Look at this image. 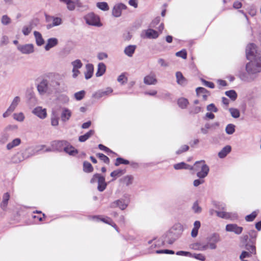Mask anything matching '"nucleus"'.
<instances>
[{
  "instance_id": "obj_36",
  "label": "nucleus",
  "mask_w": 261,
  "mask_h": 261,
  "mask_svg": "<svg viewBox=\"0 0 261 261\" xmlns=\"http://www.w3.org/2000/svg\"><path fill=\"white\" fill-rule=\"evenodd\" d=\"M215 213L217 214L218 217L224 218V219H229L231 218V214L229 213H227L225 212H219L216 211Z\"/></svg>"
},
{
  "instance_id": "obj_12",
  "label": "nucleus",
  "mask_w": 261,
  "mask_h": 261,
  "mask_svg": "<svg viewBox=\"0 0 261 261\" xmlns=\"http://www.w3.org/2000/svg\"><path fill=\"white\" fill-rule=\"evenodd\" d=\"M33 113L38 117L44 119L46 117L45 109H42L41 107H37L33 110Z\"/></svg>"
},
{
  "instance_id": "obj_24",
  "label": "nucleus",
  "mask_w": 261,
  "mask_h": 261,
  "mask_svg": "<svg viewBox=\"0 0 261 261\" xmlns=\"http://www.w3.org/2000/svg\"><path fill=\"white\" fill-rule=\"evenodd\" d=\"M136 46L135 45H129L126 46L124 49V53L128 57H132L134 54Z\"/></svg>"
},
{
  "instance_id": "obj_38",
  "label": "nucleus",
  "mask_w": 261,
  "mask_h": 261,
  "mask_svg": "<svg viewBox=\"0 0 261 261\" xmlns=\"http://www.w3.org/2000/svg\"><path fill=\"white\" fill-rule=\"evenodd\" d=\"M174 168L176 170H179L181 169H189L190 165H188L184 162L176 164L174 165Z\"/></svg>"
},
{
  "instance_id": "obj_49",
  "label": "nucleus",
  "mask_w": 261,
  "mask_h": 261,
  "mask_svg": "<svg viewBox=\"0 0 261 261\" xmlns=\"http://www.w3.org/2000/svg\"><path fill=\"white\" fill-rule=\"evenodd\" d=\"M226 132L227 134L231 135L234 132V125L232 124H228L225 128Z\"/></svg>"
},
{
  "instance_id": "obj_47",
  "label": "nucleus",
  "mask_w": 261,
  "mask_h": 261,
  "mask_svg": "<svg viewBox=\"0 0 261 261\" xmlns=\"http://www.w3.org/2000/svg\"><path fill=\"white\" fill-rule=\"evenodd\" d=\"M252 254H253V253H250V252L248 251H243L240 254L239 258L240 259L243 260L245 258L250 257Z\"/></svg>"
},
{
  "instance_id": "obj_53",
  "label": "nucleus",
  "mask_w": 261,
  "mask_h": 261,
  "mask_svg": "<svg viewBox=\"0 0 261 261\" xmlns=\"http://www.w3.org/2000/svg\"><path fill=\"white\" fill-rule=\"evenodd\" d=\"M250 239H249V240H254L256 242V238L257 237V232L254 230H250L248 233Z\"/></svg>"
},
{
  "instance_id": "obj_8",
  "label": "nucleus",
  "mask_w": 261,
  "mask_h": 261,
  "mask_svg": "<svg viewBox=\"0 0 261 261\" xmlns=\"http://www.w3.org/2000/svg\"><path fill=\"white\" fill-rule=\"evenodd\" d=\"M17 49L23 54H30L34 52V45L32 44L19 45Z\"/></svg>"
},
{
  "instance_id": "obj_51",
  "label": "nucleus",
  "mask_w": 261,
  "mask_h": 261,
  "mask_svg": "<svg viewBox=\"0 0 261 261\" xmlns=\"http://www.w3.org/2000/svg\"><path fill=\"white\" fill-rule=\"evenodd\" d=\"M257 214L255 212H253L251 214L245 217V220L248 222H251L256 218Z\"/></svg>"
},
{
  "instance_id": "obj_37",
  "label": "nucleus",
  "mask_w": 261,
  "mask_h": 261,
  "mask_svg": "<svg viewBox=\"0 0 261 261\" xmlns=\"http://www.w3.org/2000/svg\"><path fill=\"white\" fill-rule=\"evenodd\" d=\"M225 94L233 101L235 100L237 98V94L233 90L227 91L225 92Z\"/></svg>"
},
{
  "instance_id": "obj_64",
  "label": "nucleus",
  "mask_w": 261,
  "mask_h": 261,
  "mask_svg": "<svg viewBox=\"0 0 261 261\" xmlns=\"http://www.w3.org/2000/svg\"><path fill=\"white\" fill-rule=\"evenodd\" d=\"M207 110L208 111H212L214 112H217L218 111L217 108L213 103L210 104L207 106Z\"/></svg>"
},
{
  "instance_id": "obj_17",
  "label": "nucleus",
  "mask_w": 261,
  "mask_h": 261,
  "mask_svg": "<svg viewBox=\"0 0 261 261\" xmlns=\"http://www.w3.org/2000/svg\"><path fill=\"white\" fill-rule=\"evenodd\" d=\"M58 44V40L56 38H51L47 40V42L44 48L46 50H49L51 48L56 46Z\"/></svg>"
},
{
  "instance_id": "obj_52",
  "label": "nucleus",
  "mask_w": 261,
  "mask_h": 261,
  "mask_svg": "<svg viewBox=\"0 0 261 261\" xmlns=\"http://www.w3.org/2000/svg\"><path fill=\"white\" fill-rule=\"evenodd\" d=\"M71 64L73 67V68L79 69V68H81L83 66L82 63L79 59H77V60L73 61L71 63Z\"/></svg>"
},
{
  "instance_id": "obj_62",
  "label": "nucleus",
  "mask_w": 261,
  "mask_h": 261,
  "mask_svg": "<svg viewBox=\"0 0 261 261\" xmlns=\"http://www.w3.org/2000/svg\"><path fill=\"white\" fill-rule=\"evenodd\" d=\"M98 148L100 150H103V151H106V152L114 153L113 151H112L110 149H109V148L104 146L102 144H99Z\"/></svg>"
},
{
  "instance_id": "obj_56",
  "label": "nucleus",
  "mask_w": 261,
  "mask_h": 261,
  "mask_svg": "<svg viewBox=\"0 0 261 261\" xmlns=\"http://www.w3.org/2000/svg\"><path fill=\"white\" fill-rule=\"evenodd\" d=\"M117 81L118 82L121 83V84H124L126 83L127 79L125 77L124 74L122 73L118 76Z\"/></svg>"
},
{
  "instance_id": "obj_19",
  "label": "nucleus",
  "mask_w": 261,
  "mask_h": 261,
  "mask_svg": "<svg viewBox=\"0 0 261 261\" xmlns=\"http://www.w3.org/2000/svg\"><path fill=\"white\" fill-rule=\"evenodd\" d=\"M145 36L147 38L155 39L158 37L159 34L157 31L149 29L145 31Z\"/></svg>"
},
{
  "instance_id": "obj_35",
  "label": "nucleus",
  "mask_w": 261,
  "mask_h": 261,
  "mask_svg": "<svg viewBox=\"0 0 261 261\" xmlns=\"http://www.w3.org/2000/svg\"><path fill=\"white\" fill-rule=\"evenodd\" d=\"M83 170L85 172L90 173L93 171V168L89 162L85 161L83 163Z\"/></svg>"
},
{
  "instance_id": "obj_41",
  "label": "nucleus",
  "mask_w": 261,
  "mask_h": 261,
  "mask_svg": "<svg viewBox=\"0 0 261 261\" xmlns=\"http://www.w3.org/2000/svg\"><path fill=\"white\" fill-rule=\"evenodd\" d=\"M125 172L124 170H116L112 172L110 174L111 177H119L123 175Z\"/></svg>"
},
{
  "instance_id": "obj_9",
  "label": "nucleus",
  "mask_w": 261,
  "mask_h": 261,
  "mask_svg": "<svg viewBox=\"0 0 261 261\" xmlns=\"http://www.w3.org/2000/svg\"><path fill=\"white\" fill-rule=\"evenodd\" d=\"M126 6L122 4H118L114 6L112 9V15L115 17H118L121 16L122 10L126 9Z\"/></svg>"
},
{
  "instance_id": "obj_44",
  "label": "nucleus",
  "mask_w": 261,
  "mask_h": 261,
  "mask_svg": "<svg viewBox=\"0 0 261 261\" xmlns=\"http://www.w3.org/2000/svg\"><path fill=\"white\" fill-rule=\"evenodd\" d=\"M133 177L130 175H127L121 179V181L126 186H129L132 184Z\"/></svg>"
},
{
  "instance_id": "obj_61",
  "label": "nucleus",
  "mask_w": 261,
  "mask_h": 261,
  "mask_svg": "<svg viewBox=\"0 0 261 261\" xmlns=\"http://www.w3.org/2000/svg\"><path fill=\"white\" fill-rule=\"evenodd\" d=\"M17 129V125H9L7 127H6L4 130V131L8 133L9 131L11 130H15Z\"/></svg>"
},
{
  "instance_id": "obj_16",
  "label": "nucleus",
  "mask_w": 261,
  "mask_h": 261,
  "mask_svg": "<svg viewBox=\"0 0 261 261\" xmlns=\"http://www.w3.org/2000/svg\"><path fill=\"white\" fill-rule=\"evenodd\" d=\"M196 94L198 96L202 94V98L204 100L207 99V96L210 95V92L204 88L198 87L196 89Z\"/></svg>"
},
{
  "instance_id": "obj_42",
  "label": "nucleus",
  "mask_w": 261,
  "mask_h": 261,
  "mask_svg": "<svg viewBox=\"0 0 261 261\" xmlns=\"http://www.w3.org/2000/svg\"><path fill=\"white\" fill-rule=\"evenodd\" d=\"M19 101L20 98L18 96H16L14 98L11 106L9 107L10 108V110H13L14 111Z\"/></svg>"
},
{
  "instance_id": "obj_10",
  "label": "nucleus",
  "mask_w": 261,
  "mask_h": 261,
  "mask_svg": "<svg viewBox=\"0 0 261 261\" xmlns=\"http://www.w3.org/2000/svg\"><path fill=\"white\" fill-rule=\"evenodd\" d=\"M226 230L229 232H233L237 234H240L243 231V227L238 226L236 224H229L226 226Z\"/></svg>"
},
{
  "instance_id": "obj_32",
  "label": "nucleus",
  "mask_w": 261,
  "mask_h": 261,
  "mask_svg": "<svg viewBox=\"0 0 261 261\" xmlns=\"http://www.w3.org/2000/svg\"><path fill=\"white\" fill-rule=\"evenodd\" d=\"M10 198V195L8 193H6L3 195V200L1 203V207L5 210L7 206L8 200Z\"/></svg>"
},
{
  "instance_id": "obj_15",
  "label": "nucleus",
  "mask_w": 261,
  "mask_h": 261,
  "mask_svg": "<svg viewBox=\"0 0 261 261\" xmlns=\"http://www.w3.org/2000/svg\"><path fill=\"white\" fill-rule=\"evenodd\" d=\"M111 207L114 208L119 207L121 210H123L126 208L127 204L122 199H119L112 202L110 205Z\"/></svg>"
},
{
  "instance_id": "obj_39",
  "label": "nucleus",
  "mask_w": 261,
  "mask_h": 261,
  "mask_svg": "<svg viewBox=\"0 0 261 261\" xmlns=\"http://www.w3.org/2000/svg\"><path fill=\"white\" fill-rule=\"evenodd\" d=\"M177 103L179 107L182 109H185L187 106L189 102L187 99L185 98H180L178 100Z\"/></svg>"
},
{
  "instance_id": "obj_13",
  "label": "nucleus",
  "mask_w": 261,
  "mask_h": 261,
  "mask_svg": "<svg viewBox=\"0 0 261 261\" xmlns=\"http://www.w3.org/2000/svg\"><path fill=\"white\" fill-rule=\"evenodd\" d=\"M209 167L206 165H203L201 167V169L197 171V176L200 178L205 177L209 172Z\"/></svg>"
},
{
  "instance_id": "obj_31",
  "label": "nucleus",
  "mask_w": 261,
  "mask_h": 261,
  "mask_svg": "<svg viewBox=\"0 0 261 261\" xmlns=\"http://www.w3.org/2000/svg\"><path fill=\"white\" fill-rule=\"evenodd\" d=\"M62 23V19L59 17H55L53 19V23L48 24L46 25V28L47 29H50L53 27L59 25Z\"/></svg>"
},
{
  "instance_id": "obj_3",
  "label": "nucleus",
  "mask_w": 261,
  "mask_h": 261,
  "mask_svg": "<svg viewBox=\"0 0 261 261\" xmlns=\"http://www.w3.org/2000/svg\"><path fill=\"white\" fill-rule=\"evenodd\" d=\"M96 181H97L98 182V190L99 192L103 191L106 189L107 186V184L105 181V177L98 173L94 174L92 178L90 180V182L91 184H93Z\"/></svg>"
},
{
  "instance_id": "obj_48",
  "label": "nucleus",
  "mask_w": 261,
  "mask_h": 261,
  "mask_svg": "<svg viewBox=\"0 0 261 261\" xmlns=\"http://www.w3.org/2000/svg\"><path fill=\"white\" fill-rule=\"evenodd\" d=\"M97 156L98 157L101 161L106 164H109L110 159L109 158L103 154V153H98L96 154Z\"/></svg>"
},
{
  "instance_id": "obj_26",
  "label": "nucleus",
  "mask_w": 261,
  "mask_h": 261,
  "mask_svg": "<svg viewBox=\"0 0 261 261\" xmlns=\"http://www.w3.org/2000/svg\"><path fill=\"white\" fill-rule=\"evenodd\" d=\"M192 245L194 249L198 250L203 251L208 249V244H203L200 242L194 243Z\"/></svg>"
},
{
  "instance_id": "obj_57",
  "label": "nucleus",
  "mask_w": 261,
  "mask_h": 261,
  "mask_svg": "<svg viewBox=\"0 0 261 261\" xmlns=\"http://www.w3.org/2000/svg\"><path fill=\"white\" fill-rule=\"evenodd\" d=\"M66 4L67 5V9L70 11H72L75 9L74 3L71 1L69 0Z\"/></svg>"
},
{
  "instance_id": "obj_40",
  "label": "nucleus",
  "mask_w": 261,
  "mask_h": 261,
  "mask_svg": "<svg viewBox=\"0 0 261 261\" xmlns=\"http://www.w3.org/2000/svg\"><path fill=\"white\" fill-rule=\"evenodd\" d=\"M96 6L102 11H108L109 10V7L106 2H98L96 4Z\"/></svg>"
},
{
  "instance_id": "obj_4",
  "label": "nucleus",
  "mask_w": 261,
  "mask_h": 261,
  "mask_svg": "<svg viewBox=\"0 0 261 261\" xmlns=\"http://www.w3.org/2000/svg\"><path fill=\"white\" fill-rule=\"evenodd\" d=\"M246 58L249 60H253L260 57L257 53V46L253 43L248 44L246 48Z\"/></svg>"
},
{
  "instance_id": "obj_7",
  "label": "nucleus",
  "mask_w": 261,
  "mask_h": 261,
  "mask_svg": "<svg viewBox=\"0 0 261 261\" xmlns=\"http://www.w3.org/2000/svg\"><path fill=\"white\" fill-rule=\"evenodd\" d=\"M51 145L53 149L62 151L66 145H68V142L65 140L54 141L51 142Z\"/></svg>"
},
{
  "instance_id": "obj_5",
  "label": "nucleus",
  "mask_w": 261,
  "mask_h": 261,
  "mask_svg": "<svg viewBox=\"0 0 261 261\" xmlns=\"http://www.w3.org/2000/svg\"><path fill=\"white\" fill-rule=\"evenodd\" d=\"M85 19L86 23L89 25L97 27H101L102 25L99 17L93 13H90L86 15L85 16Z\"/></svg>"
},
{
  "instance_id": "obj_22",
  "label": "nucleus",
  "mask_w": 261,
  "mask_h": 261,
  "mask_svg": "<svg viewBox=\"0 0 261 261\" xmlns=\"http://www.w3.org/2000/svg\"><path fill=\"white\" fill-rule=\"evenodd\" d=\"M63 151L71 155H75L78 153L77 150L71 145L69 142L68 145H66Z\"/></svg>"
},
{
  "instance_id": "obj_20",
  "label": "nucleus",
  "mask_w": 261,
  "mask_h": 261,
  "mask_svg": "<svg viewBox=\"0 0 261 261\" xmlns=\"http://www.w3.org/2000/svg\"><path fill=\"white\" fill-rule=\"evenodd\" d=\"M176 77L178 84L181 86H185L187 84V81L180 72L178 71L176 73Z\"/></svg>"
},
{
  "instance_id": "obj_54",
  "label": "nucleus",
  "mask_w": 261,
  "mask_h": 261,
  "mask_svg": "<svg viewBox=\"0 0 261 261\" xmlns=\"http://www.w3.org/2000/svg\"><path fill=\"white\" fill-rule=\"evenodd\" d=\"M176 56L182 58L184 59H186L187 57V51L185 49H183L181 51H178L176 53Z\"/></svg>"
},
{
  "instance_id": "obj_59",
  "label": "nucleus",
  "mask_w": 261,
  "mask_h": 261,
  "mask_svg": "<svg viewBox=\"0 0 261 261\" xmlns=\"http://www.w3.org/2000/svg\"><path fill=\"white\" fill-rule=\"evenodd\" d=\"M201 82L204 84V86L208 87L210 88H214L215 87V85L213 83L207 81L203 79H201Z\"/></svg>"
},
{
  "instance_id": "obj_6",
  "label": "nucleus",
  "mask_w": 261,
  "mask_h": 261,
  "mask_svg": "<svg viewBox=\"0 0 261 261\" xmlns=\"http://www.w3.org/2000/svg\"><path fill=\"white\" fill-rule=\"evenodd\" d=\"M208 244V248L211 249H215L217 248L216 244L220 241V238L218 234L214 233L212 235L207 237L206 239Z\"/></svg>"
},
{
  "instance_id": "obj_27",
  "label": "nucleus",
  "mask_w": 261,
  "mask_h": 261,
  "mask_svg": "<svg viewBox=\"0 0 261 261\" xmlns=\"http://www.w3.org/2000/svg\"><path fill=\"white\" fill-rule=\"evenodd\" d=\"M106 67L104 63H100L98 65L97 71L96 73V76L97 77L102 75L106 71Z\"/></svg>"
},
{
  "instance_id": "obj_63",
  "label": "nucleus",
  "mask_w": 261,
  "mask_h": 261,
  "mask_svg": "<svg viewBox=\"0 0 261 261\" xmlns=\"http://www.w3.org/2000/svg\"><path fill=\"white\" fill-rule=\"evenodd\" d=\"M201 110V108L200 107H194L191 110L190 113L191 114H197L199 113Z\"/></svg>"
},
{
  "instance_id": "obj_45",
  "label": "nucleus",
  "mask_w": 261,
  "mask_h": 261,
  "mask_svg": "<svg viewBox=\"0 0 261 261\" xmlns=\"http://www.w3.org/2000/svg\"><path fill=\"white\" fill-rule=\"evenodd\" d=\"M229 111L230 112L232 117L237 118L240 117V113L238 109L234 108H230L229 109Z\"/></svg>"
},
{
  "instance_id": "obj_21",
  "label": "nucleus",
  "mask_w": 261,
  "mask_h": 261,
  "mask_svg": "<svg viewBox=\"0 0 261 261\" xmlns=\"http://www.w3.org/2000/svg\"><path fill=\"white\" fill-rule=\"evenodd\" d=\"M86 71L85 72V78L86 79H90L93 73L94 67L91 64H88L86 65Z\"/></svg>"
},
{
  "instance_id": "obj_30",
  "label": "nucleus",
  "mask_w": 261,
  "mask_h": 261,
  "mask_svg": "<svg viewBox=\"0 0 261 261\" xmlns=\"http://www.w3.org/2000/svg\"><path fill=\"white\" fill-rule=\"evenodd\" d=\"M94 134V130H90L87 133H86L84 135H82L79 137V140L80 142H83L88 140L90 137L93 135Z\"/></svg>"
},
{
  "instance_id": "obj_46",
  "label": "nucleus",
  "mask_w": 261,
  "mask_h": 261,
  "mask_svg": "<svg viewBox=\"0 0 261 261\" xmlns=\"http://www.w3.org/2000/svg\"><path fill=\"white\" fill-rule=\"evenodd\" d=\"M121 164L127 165L129 164V162L128 160H125L121 158H117L115 165L116 166H118Z\"/></svg>"
},
{
  "instance_id": "obj_25",
  "label": "nucleus",
  "mask_w": 261,
  "mask_h": 261,
  "mask_svg": "<svg viewBox=\"0 0 261 261\" xmlns=\"http://www.w3.org/2000/svg\"><path fill=\"white\" fill-rule=\"evenodd\" d=\"M203 165H206L205 162L203 160L196 162L193 166L190 165L189 170H193L194 171H198L201 169V167Z\"/></svg>"
},
{
  "instance_id": "obj_34",
  "label": "nucleus",
  "mask_w": 261,
  "mask_h": 261,
  "mask_svg": "<svg viewBox=\"0 0 261 261\" xmlns=\"http://www.w3.org/2000/svg\"><path fill=\"white\" fill-rule=\"evenodd\" d=\"M10 138V134L5 131L2 133L0 136V144H4L6 143Z\"/></svg>"
},
{
  "instance_id": "obj_23",
  "label": "nucleus",
  "mask_w": 261,
  "mask_h": 261,
  "mask_svg": "<svg viewBox=\"0 0 261 261\" xmlns=\"http://www.w3.org/2000/svg\"><path fill=\"white\" fill-rule=\"evenodd\" d=\"M21 142V139L19 138H15L11 142L7 144L6 148L8 150H11L15 147L18 146Z\"/></svg>"
},
{
  "instance_id": "obj_1",
  "label": "nucleus",
  "mask_w": 261,
  "mask_h": 261,
  "mask_svg": "<svg viewBox=\"0 0 261 261\" xmlns=\"http://www.w3.org/2000/svg\"><path fill=\"white\" fill-rule=\"evenodd\" d=\"M241 247L244 248L247 251L253 253V254H256L255 243L254 240H249V236L247 234L243 235L240 238Z\"/></svg>"
},
{
  "instance_id": "obj_2",
  "label": "nucleus",
  "mask_w": 261,
  "mask_h": 261,
  "mask_svg": "<svg viewBox=\"0 0 261 261\" xmlns=\"http://www.w3.org/2000/svg\"><path fill=\"white\" fill-rule=\"evenodd\" d=\"M246 70L250 74H255L261 71V57L251 60L246 65Z\"/></svg>"
},
{
  "instance_id": "obj_33",
  "label": "nucleus",
  "mask_w": 261,
  "mask_h": 261,
  "mask_svg": "<svg viewBox=\"0 0 261 261\" xmlns=\"http://www.w3.org/2000/svg\"><path fill=\"white\" fill-rule=\"evenodd\" d=\"M71 116L70 111L66 108H64L61 114V119L62 121H65L69 119Z\"/></svg>"
},
{
  "instance_id": "obj_50",
  "label": "nucleus",
  "mask_w": 261,
  "mask_h": 261,
  "mask_svg": "<svg viewBox=\"0 0 261 261\" xmlns=\"http://www.w3.org/2000/svg\"><path fill=\"white\" fill-rule=\"evenodd\" d=\"M14 119L18 121H23L24 119V116L22 113H15L13 114Z\"/></svg>"
},
{
  "instance_id": "obj_28",
  "label": "nucleus",
  "mask_w": 261,
  "mask_h": 261,
  "mask_svg": "<svg viewBox=\"0 0 261 261\" xmlns=\"http://www.w3.org/2000/svg\"><path fill=\"white\" fill-rule=\"evenodd\" d=\"M231 151V147L229 145L225 146L223 149L219 152L218 156L220 158H223L226 156V155L230 152Z\"/></svg>"
},
{
  "instance_id": "obj_58",
  "label": "nucleus",
  "mask_w": 261,
  "mask_h": 261,
  "mask_svg": "<svg viewBox=\"0 0 261 261\" xmlns=\"http://www.w3.org/2000/svg\"><path fill=\"white\" fill-rule=\"evenodd\" d=\"M192 208L195 213H199L201 211V208L198 205L197 201L194 203Z\"/></svg>"
},
{
  "instance_id": "obj_55",
  "label": "nucleus",
  "mask_w": 261,
  "mask_h": 261,
  "mask_svg": "<svg viewBox=\"0 0 261 261\" xmlns=\"http://www.w3.org/2000/svg\"><path fill=\"white\" fill-rule=\"evenodd\" d=\"M1 21L4 25H7L10 23L11 19L7 15H5L2 16Z\"/></svg>"
},
{
  "instance_id": "obj_43",
  "label": "nucleus",
  "mask_w": 261,
  "mask_h": 261,
  "mask_svg": "<svg viewBox=\"0 0 261 261\" xmlns=\"http://www.w3.org/2000/svg\"><path fill=\"white\" fill-rule=\"evenodd\" d=\"M85 94L86 92L84 90H82L74 93V96L77 100H81L85 97Z\"/></svg>"
},
{
  "instance_id": "obj_18",
  "label": "nucleus",
  "mask_w": 261,
  "mask_h": 261,
  "mask_svg": "<svg viewBox=\"0 0 261 261\" xmlns=\"http://www.w3.org/2000/svg\"><path fill=\"white\" fill-rule=\"evenodd\" d=\"M30 155L24 156L23 153H17L12 158V162L14 163H18L23 161L25 159L29 157Z\"/></svg>"
},
{
  "instance_id": "obj_29",
  "label": "nucleus",
  "mask_w": 261,
  "mask_h": 261,
  "mask_svg": "<svg viewBox=\"0 0 261 261\" xmlns=\"http://www.w3.org/2000/svg\"><path fill=\"white\" fill-rule=\"evenodd\" d=\"M34 34L35 37L36 44L38 46H41L43 45L44 43V41L42 37L41 34L37 31H35L34 32Z\"/></svg>"
},
{
  "instance_id": "obj_14",
  "label": "nucleus",
  "mask_w": 261,
  "mask_h": 261,
  "mask_svg": "<svg viewBox=\"0 0 261 261\" xmlns=\"http://www.w3.org/2000/svg\"><path fill=\"white\" fill-rule=\"evenodd\" d=\"M38 92L40 94H44L48 90V81L46 80H43L37 86Z\"/></svg>"
},
{
  "instance_id": "obj_60",
  "label": "nucleus",
  "mask_w": 261,
  "mask_h": 261,
  "mask_svg": "<svg viewBox=\"0 0 261 261\" xmlns=\"http://www.w3.org/2000/svg\"><path fill=\"white\" fill-rule=\"evenodd\" d=\"M189 147L187 145H184L183 146H182L181 147V148L178 149L177 151H176V154H179L184 152H185V151H187L189 150Z\"/></svg>"
},
{
  "instance_id": "obj_11",
  "label": "nucleus",
  "mask_w": 261,
  "mask_h": 261,
  "mask_svg": "<svg viewBox=\"0 0 261 261\" xmlns=\"http://www.w3.org/2000/svg\"><path fill=\"white\" fill-rule=\"evenodd\" d=\"M144 83L146 85H155L157 83L155 75L153 73H150L144 78Z\"/></svg>"
}]
</instances>
